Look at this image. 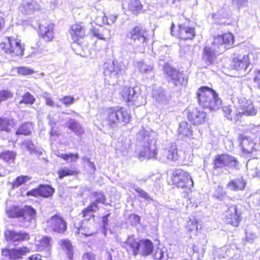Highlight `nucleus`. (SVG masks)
Instances as JSON below:
<instances>
[{"mask_svg": "<svg viewBox=\"0 0 260 260\" xmlns=\"http://www.w3.org/2000/svg\"><path fill=\"white\" fill-rule=\"evenodd\" d=\"M234 38L232 33L228 32L214 37L211 46H205L203 53V59L206 63L214 62L217 54L221 53L234 45Z\"/></svg>", "mask_w": 260, "mask_h": 260, "instance_id": "1", "label": "nucleus"}, {"mask_svg": "<svg viewBox=\"0 0 260 260\" xmlns=\"http://www.w3.org/2000/svg\"><path fill=\"white\" fill-rule=\"evenodd\" d=\"M197 96L199 105L210 111L217 110L221 105V101L217 93L208 87H201L198 90Z\"/></svg>", "mask_w": 260, "mask_h": 260, "instance_id": "2", "label": "nucleus"}, {"mask_svg": "<svg viewBox=\"0 0 260 260\" xmlns=\"http://www.w3.org/2000/svg\"><path fill=\"white\" fill-rule=\"evenodd\" d=\"M137 138L140 140L141 146L138 151L139 158L142 160L144 158L148 159L156 158L157 154L156 140L144 132H140L137 134Z\"/></svg>", "mask_w": 260, "mask_h": 260, "instance_id": "3", "label": "nucleus"}, {"mask_svg": "<svg viewBox=\"0 0 260 260\" xmlns=\"http://www.w3.org/2000/svg\"><path fill=\"white\" fill-rule=\"evenodd\" d=\"M7 213L10 217L18 218L23 226H28L32 222H35L37 217L36 210L27 205L21 209H10L7 210Z\"/></svg>", "mask_w": 260, "mask_h": 260, "instance_id": "4", "label": "nucleus"}, {"mask_svg": "<svg viewBox=\"0 0 260 260\" xmlns=\"http://www.w3.org/2000/svg\"><path fill=\"white\" fill-rule=\"evenodd\" d=\"M125 70V67L121 63L115 62L105 63L104 75L105 82L109 85H115Z\"/></svg>", "mask_w": 260, "mask_h": 260, "instance_id": "5", "label": "nucleus"}, {"mask_svg": "<svg viewBox=\"0 0 260 260\" xmlns=\"http://www.w3.org/2000/svg\"><path fill=\"white\" fill-rule=\"evenodd\" d=\"M126 38L131 41L133 48H140L141 51L144 50L147 44V31L141 26H137L127 32Z\"/></svg>", "mask_w": 260, "mask_h": 260, "instance_id": "6", "label": "nucleus"}, {"mask_svg": "<svg viewBox=\"0 0 260 260\" xmlns=\"http://www.w3.org/2000/svg\"><path fill=\"white\" fill-rule=\"evenodd\" d=\"M124 244L132 249L135 255L139 253L142 256L149 255L152 253L153 248V244L150 240H144L136 242L133 236H129Z\"/></svg>", "mask_w": 260, "mask_h": 260, "instance_id": "7", "label": "nucleus"}, {"mask_svg": "<svg viewBox=\"0 0 260 260\" xmlns=\"http://www.w3.org/2000/svg\"><path fill=\"white\" fill-rule=\"evenodd\" d=\"M0 48L11 57L22 56L24 50L20 40L13 37H7L5 41L0 44Z\"/></svg>", "mask_w": 260, "mask_h": 260, "instance_id": "8", "label": "nucleus"}, {"mask_svg": "<svg viewBox=\"0 0 260 260\" xmlns=\"http://www.w3.org/2000/svg\"><path fill=\"white\" fill-rule=\"evenodd\" d=\"M173 181L178 187L190 190L193 185V181L188 172L181 170L176 169L173 172Z\"/></svg>", "mask_w": 260, "mask_h": 260, "instance_id": "9", "label": "nucleus"}, {"mask_svg": "<svg viewBox=\"0 0 260 260\" xmlns=\"http://www.w3.org/2000/svg\"><path fill=\"white\" fill-rule=\"evenodd\" d=\"M242 218L241 208L239 205H231L224 213V222L234 226H238Z\"/></svg>", "mask_w": 260, "mask_h": 260, "instance_id": "10", "label": "nucleus"}, {"mask_svg": "<svg viewBox=\"0 0 260 260\" xmlns=\"http://www.w3.org/2000/svg\"><path fill=\"white\" fill-rule=\"evenodd\" d=\"M47 229L58 234H63L67 230L66 222L58 214H55L46 220Z\"/></svg>", "mask_w": 260, "mask_h": 260, "instance_id": "11", "label": "nucleus"}, {"mask_svg": "<svg viewBox=\"0 0 260 260\" xmlns=\"http://www.w3.org/2000/svg\"><path fill=\"white\" fill-rule=\"evenodd\" d=\"M213 168L215 169L222 168L225 166L236 168L238 165L237 159L228 154L217 155L214 160Z\"/></svg>", "mask_w": 260, "mask_h": 260, "instance_id": "12", "label": "nucleus"}, {"mask_svg": "<svg viewBox=\"0 0 260 260\" xmlns=\"http://www.w3.org/2000/svg\"><path fill=\"white\" fill-rule=\"evenodd\" d=\"M164 71L170 78L171 81L176 86L184 85L186 83V79L182 73L179 72L168 65L164 67Z\"/></svg>", "mask_w": 260, "mask_h": 260, "instance_id": "13", "label": "nucleus"}, {"mask_svg": "<svg viewBox=\"0 0 260 260\" xmlns=\"http://www.w3.org/2000/svg\"><path fill=\"white\" fill-rule=\"evenodd\" d=\"M188 120L194 125L204 123L206 118V113L203 109L196 108L190 110L187 109Z\"/></svg>", "mask_w": 260, "mask_h": 260, "instance_id": "14", "label": "nucleus"}, {"mask_svg": "<svg viewBox=\"0 0 260 260\" xmlns=\"http://www.w3.org/2000/svg\"><path fill=\"white\" fill-rule=\"evenodd\" d=\"M239 108L241 113L246 116H254L256 114L258 108L255 107L250 100H247L244 98H240L238 100Z\"/></svg>", "mask_w": 260, "mask_h": 260, "instance_id": "15", "label": "nucleus"}, {"mask_svg": "<svg viewBox=\"0 0 260 260\" xmlns=\"http://www.w3.org/2000/svg\"><path fill=\"white\" fill-rule=\"evenodd\" d=\"M120 106L112 107L107 108L106 110V119L109 125L111 128L118 127V121L120 112Z\"/></svg>", "mask_w": 260, "mask_h": 260, "instance_id": "16", "label": "nucleus"}, {"mask_svg": "<svg viewBox=\"0 0 260 260\" xmlns=\"http://www.w3.org/2000/svg\"><path fill=\"white\" fill-rule=\"evenodd\" d=\"M29 252V249L26 247L14 248L12 249H4L2 251L3 256H8L10 259L16 260L21 259L23 256Z\"/></svg>", "mask_w": 260, "mask_h": 260, "instance_id": "17", "label": "nucleus"}, {"mask_svg": "<svg viewBox=\"0 0 260 260\" xmlns=\"http://www.w3.org/2000/svg\"><path fill=\"white\" fill-rule=\"evenodd\" d=\"M5 237L8 242H20L29 239V234L25 232L7 230L5 232Z\"/></svg>", "mask_w": 260, "mask_h": 260, "instance_id": "18", "label": "nucleus"}, {"mask_svg": "<svg viewBox=\"0 0 260 260\" xmlns=\"http://www.w3.org/2000/svg\"><path fill=\"white\" fill-rule=\"evenodd\" d=\"M249 64V59L248 55H237L234 57L231 64V67L234 70L242 71H245Z\"/></svg>", "mask_w": 260, "mask_h": 260, "instance_id": "19", "label": "nucleus"}, {"mask_svg": "<svg viewBox=\"0 0 260 260\" xmlns=\"http://www.w3.org/2000/svg\"><path fill=\"white\" fill-rule=\"evenodd\" d=\"M40 6L34 1L23 0L19 6L20 11L25 15H30L40 9Z\"/></svg>", "mask_w": 260, "mask_h": 260, "instance_id": "20", "label": "nucleus"}, {"mask_svg": "<svg viewBox=\"0 0 260 260\" xmlns=\"http://www.w3.org/2000/svg\"><path fill=\"white\" fill-rule=\"evenodd\" d=\"M135 66L146 78H151L154 76L153 63H148L145 61H139L136 63Z\"/></svg>", "mask_w": 260, "mask_h": 260, "instance_id": "21", "label": "nucleus"}, {"mask_svg": "<svg viewBox=\"0 0 260 260\" xmlns=\"http://www.w3.org/2000/svg\"><path fill=\"white\" fill-rule=\"evenodd\" d=\"M179 38L183 40H191L195 35L194 28L186 25L185 24H181L178 26Z\"/></svg>", "mask_w": 260, "mask_h": 260, "instance_id": "22", "label": "nucleus"}, {"mask_svg": "<svg viewBox=\"0 0 260 260\" xmlns=\"http://www.w3.org/2000/svg\"><path fill=\"white\" fill-rule=\"evenodd\" d=\"M239 140L240 145L244 152L250 153L254 149L255 144L253 143L252 140L244 134L239 136Z\"/></svg>", "mask_w": 260, "mask_h": 260, "instance_id": "23", "label": "nucleus"}, {"mask_svg": "<svg viewBox=\"0 0 260 260\" xmlns=\"http://www.w3.org/2000/svg\"><path fill=\"white\" fill-rule=\"evenodd\" d=\"M153 99L155 101L158 106L166 105L169 101V98L167 96L166 92L161 87H158L153 90Z\"/></svg>", "mask_w": 260, "mask_h": 260, "instance_id": "24", "label": "nucleus"}, {"mask_svg": "<svg viewBox=\"0 0 260 260\" xmlns=\"http://www.w3.org/2000/svg\"><path fill=\"white\" fill-rule=\"evenodd\" d=\"M40 35L46 42L51 41L54 37L53 25L51 23L47 25L40 24Z\"/></svg>", "mask_w": 260, "mask_h": 260, "instance_id": "25", "label": "nucleus"}, {"mask_svg": "<svg viewBox=\"0 0 260 260\" xmlns=\"http://www.w3.org/2000/svg\"><path fill=\"white\" fill-rule=\"evenodd\" d=\"M66 125L77 136H81L84 133V128L75 119L69 118Z\"/></svg>", "mask_w": 260, "mask_h": 260, "instance_id": "26", "label": "nucleus"}, {"mask_svg": "<svg viewBox=\"0 0 260 260\" xmlns=\"http://www.w3.org/2000/svg\"><path fill=\"white\" fill-rule=\"evenodd\" d=\"M246 185V181L243 177L234 179L231 180L227 184V187L231 190L239 191L244 189Z\"/></svg>", "mask_w": 260, "mask_h": 260, "instance_id": "27", "label": "nucleus"}, {"mask_svg": "<svg viewBox=\"0 0 260 260\" xmlns=\"http://www.w3.org/2000/svg\"><path fill=\"white\" fill-rule=\"evenodd\" d=\"M92 35L97 38L104 41L109 40L111 36V30L107 28L100 27L91 29Z\"/></svg>", "mask_w": 260, "mask_h": 260, "instance_id": "28", "label": "nucleus"}, {"mask_svg": "<svg viewBox=\"0 0 260 260\" xmlns=\"http://www.w3.org/2000/svg\"><path fill=\"white\" fill-rule=\"evenodd\" d=\"M85 33L83 27L78 24L73 25L70 30V34L74 42L77 41L79 38L83 37Z\"/></svg>", "mask_w": 260, "mask_h": 260, "instance_id": "29", "label": "nucleus"}, {"mask_svg": "<svg viewBox=\"0 0 260 260\" xmlns=\"http://www.w3.org/2000/svg\"><path fill=\"white\" fill-rule=\"evenodd\" d=\"M164 153L168 160H176L178 158L177 146L175 143H170L164 150Z\"/></svg>", "mask_w": 260, "mask_h": 260, "instance_id": "30", "label": "nucleus"}, {"mask_svg": "<svg viewBox=\"0 0 260 260\" xmlns=\"http://www.w3.org/2000/svg\"><path fill=\"white\" fill-rule=\"evenodd\" d=\"M120 112L122 114H120L118 116L119 117L118 126H124L129 123L132 118L130 111L123 107H121Z\"/></svg>", "mask_w": 260, "mask_h": 260, "instance_id": "31", "label": "nucleus"}, {"mask_svg": "<svg viewBox=\"0 0 260 260\" xmlns=\"http://www.w3.org/2000/svg\"><path fill=\"white\" fill-rule=\"evenodd\" d=\"M133 88H135V93H130L129 96H132V98L129 97V103L131 102L133 105L136 106H140L141 105L143 102V98L141 95V92L140 90L139 87L136 86L133 87Z\"/></svg>", "mask_w": 260, "mask_h": 260, "instance_id": "32", "label": "nucleus"}, {"mask_svg": "<svg viewBox=\"0 0 260 260\" xmlns=\"http://www.w3.org/2000/svg\"><path fill=\"white\" fill-rule=\"evenodd\" d=\"M178 134L181 137H190L192 135L191 126L186 121H182L179 124Z\"/></svg>", "mask_w": 260, "mask_h": 260, "instance_id": "33", "label": "nucleus"}, {"mask_svg": "<svg viewBox=\"0 0 260 260\" xmlns=\"http://www.w3.org/2000/svg\"><path fill=\"white\" fill-rule=\"evenodd\" d=\"M143 6L139 0H130L128 9L133 14H138L142 9Z\"/></svg>", "mask_w": 260, "mask_h": 260, "instance_id": "34", "label": "nucleus"}, {"mask_svg": "<svg viewBox=\"0 0 260 260\" xmlns=\"http://www.w3.org/2000/svg\"><path fill=\"white\" fill-rule=\"evenodd\" d=\"M33 125L31 122H25L22 124L16 131V135H29L31 133Z\"/></svg>", "mask_w": 260, "mask_h": 260, "instance_id": "35", "label": "nucleus"}, {"mask_svg": "<svg viewBox=\"0 0 260 260\" xmlns=\"http://www.w3.org/2000/svg\"><path fill=\"white\" fill-rule=\"evenodd\" d=\"M186 229L187 232L192 233L194 235H196L198 233V221L194 216L188 217V220L187 221Z\"/></svg>", "mask_w": 260, "mask_h": 260, "instance_id": "36", "label": "nucleus"}, {"mask_svg": "<svg viewBox=\"0 0 260 260\" xmlns=\"http://www.w3.org/2000/svg\"><path fill=\"white\" fill-rule=\"evenodd\" d=\"M60 244L62 249L66 251L69 259H72L73 257V250L70 241L68 240H62L60 241Z\"/></svg>", "mask_w": 260, "mask_h": 260, "instance_id": "37", "label": "nucleus"}, {"mask_svg": "<svg viewBox=\"0 0 260 260\" xmlns=\"http://www.w3.org/2000/svg\"><path fill=\"white\" fill-rule=\"evenodd\" d=\"M98 209V206L95 203H92L82 211V217H84L85 220H89L92 217H93V212Z\"/></svg>", "mask_w": 260, "mask_h": 260, "instance_id": "38", "label": "nucleus"}, {"mask_svg": "<svg viewBox=\"0 0 260 260\" xmlns=\"http://www.w3.org/2000/svg\"><path fill=\"white\" fill-rule=\"evenodd\" d=\"M51 238L48 237H42L40 239L37 241L36 245L38 246L40 250L48 249L50 246Z\"/></svg>", "mask_w": 260, "mask_h": 260, "instance_id": "39", "label": "nucleus"}, {"mask_svg": "<svg viewBox=\"0 0 260 260\" xmlns=\"http://www.w3.org/2000/svg\"><path fill=\"white\" fill-rule=\"evenodd\" d=\"M57 174L60 179L68 176H72L77 174V171L73 168L65 167L58 171Z\"/></svg>", "mask_w": 260, "mask_h": 260, "instance_id": "40", "label": "nucleus"}, {"mask_svg": "<svg viewBox=\"0 0 260 260\" xmlns=\"http://www.w3.org/2000/svg\"><path fill=\"white\" fill-rule=\"evenodd\" d=\"M12 124H13V120L0 118V131L10 132L11 128L9 127Z\"/></svg>", "mask_w": 260, "mask_h": 260, "instance_id": "41", "label": "nucleus"}, {"mask_svg": "<svg viewBox=\"0 0 260 260\" xmlns=\"http://www.w3.org/2000/svg\"><path fill=\"white\" fill-rule=\"evenodd\" d=\"M213 197L219 201H223L227 197L226 193L222 186H218L215 189L213 194Z\"/></svg>", "mask_w": 260, "mask_h": 260, "instance_id": "42", "label": "nucleus"}, {"mask_svg": "<svg viewBox=\"0 0 260 260\" xmlns=\"http://www.w3.org/2000/svg\"><path fill=\"white\" fill-rule=\"evenodd\" d=\"M16 155L14 151H6L1 154V157L6 162L12 163L14 162Z\"/></svg>", "mask_w": 260, "mask_h": 260, "instance_id": "43", "label": "nucleus"}, {"mask_svg": "<svg viewBox=\"0 0 260 260\" xmlns=\"http://www.w3.org/2000/svg\"><path fill=\"white\" fill-rule=\"evenodd\" d=\"M166 251V248L164 250L159 247L157 248L153 255L154 260H167L168 256L165 254Z\"/></svg>", "mask_w": 260, "mask_h": 260, "instance_id": "44", "label": "nucleus"}, {"mask_svg": "<svg viewBox=\"0 0 260 260\" xmlns=\"http://www.w3.org/2000/svg\"><path fill=\"white\" fill-rule=\"evenodd\" d=\"M39 188L41 196L43 197H49L54 191V188L49 185H41Z\"/></svg>", "mask_w": 260, "mask_h": 260, "instance_id": "45", "label": "nucleus"}, {"mask_svg": "<svg viewBox=\"0 0 260 260\" xmlns=\"http://www.w3.org/2000/svg\"><path fill=\"white\" fill-rule=\"evenodd\" d=\"M76 229L77 231L75 232L76 234H81L85 237H89L93 234V232L90 231L89 228L83 226V223L79 227H76Z\"/></svg>", "mask_w": 260, "mask_h": 260, "instance_id": "46", "label": "nucleus"}, {"mask_svg": "<svg viewBox=\"0 0 260 260\" xmlns=\"http://www.w3.org/2000/svg\"><path fill=\"white\" fill-rule=\"evenodd\" d=\"M136 92L135 88L133 87H124L121 91V94L123 100L127 103H129V97L132 98V96H129L130 93L133 94Z\"/></svg>", "mask_w": 260, "mask_h": 260, "instance_id": "47", "label": "nucleus"}, {"mask_svg": "<svg viewBox=\"0 0 260 260\" xmlns=\"http://www.w3.org/2000/svg\"><path fill=\"white\" fill-rule=\"evenodd\" d=\"M30 179L28 176H21L18 177L13 182V186L15 187H19L22 184L25 183Z\"/></svg>", "mask_w": 260, "mask_h": 260, "instance_id": "48", "label": "nucleus"}, {"mask_svg": "<svg viewBox=\"0 0 260 260\" xmlns=\"http://www.w3.org/2000/svg\"><path fill=\"white\" fill-rule=\"evenodd\" d=\"M36 99L29 92L25 93L22 96V100L20 102L24 103L27 104H32L34 103Z\"/></svg>", "mask_w": 260, "mask_h": 260, "instance_id": "49", "label": "nucleus"}, {"mask_svg": "<svg viewBox=\"0 0 260 260\" xmlns=\"http://www.w3.org/2000/svg\"><path fill=\"white\" fill-rule=\"evenodd\" d=\"M135 190L138 193L139 196L140 198H143L146 201L150 202L152 201V199L149 196L148 193L140 187H137L135 188Z\"/></svg>", "mask_w": 260, "mask_h": 260, "instance_id": "50", "label": "nucleus"}, {"mask_svg": "<svg viewBox=\"0 0 260 260\" xmlns=\"http://www.w3.org/2000/svg\"><path fill=\"white\" fill-rule=\"evenodd\" d=\"M13 93L8 89H4L0 91V102L7 100L9 98H12Z\"/></svg>", "mask_w": 260, "mask_h": 260, "instance_id": "51", "label": "nucleus"}, {"mask_svg": "<svg viewBox=\"0 0 260 260\" xmlns=\"http://www.w3.org/2000/svg\"><path fill=\"white\" fill-rule=\"evenodd\" d=\"M95 23L98 25L101 26L103 24H106L108 23V18L105 15V14L103 12L101 13L100 15L97 16L95 20Z\"/></svg>", "mask_w": 260, "mask_h": 260, "instance_id": "52", "label": "nucleus"}, {"mask_svg": "<svg viewBox=\"0 0 260 260\" xmlns=\"http://www.w3.org/2000/svg\"><path fill=\"white\" fill-rule=\"evenodd\" d=\"M17 72L19 74L27 76L32 74L34 73V71L30 68L21 67L17 69Z\"/></svg>", "mask_w": 260, "mask_h": 260, "instance_id": "53", "label": "nucleus"}, {"mask_svg": "<svg viewBox=\"0 0 260 260\" xmlns=\"http://www.w3.org/2000/svg\"><path fill=\"white\" fill-rule=\"evenodd\" d=\"M59 101L68 106L74 103L75 98L72 96H64L61 98H59Z\"/></svg>", "mask_w": 260, "mask_h": 260, "instance_id": "54", "label": "nucleus"}, {"mask_svg": "<svg viewBox=\"0 0 260 260\" xmlns=\"http://www.w3.org/2000/svg\"><path fill=\"white\" fill-rule=\"evenodd\" d=\"M23 144L26 147L27 150L31 153L36 152V146L31 141L26 140Z\"/></svg>", "mask_w": 260, "mask_h": 260, "instance_id": "55", "label": "nucleus"}, {"mask_svg": "<svg viewBox=\"0 0 260 260\" xmlns=\"http://www.w3.org/2000/svg\"><path fill=\"white\" fill-rule=\"evenodd\" d=\"M43 98L45 99L46 104L47 106L53 107L55 106L54 102L52 100L49 93L44 92L43 95Z\"/></svg>", "mask_w": 260, "mask_h": 260, "instance_id": "56", "label": "nucleus"}, {"mask_svg": "<svg viewBox=\"0 0 260 260\" xmlns=\"http://www.w3.org/2000/svg\"><path fill=\"white\" fill-rule=\"evenodd\" d=\"M94 197L95 198V202L93 203H95L96 205L98 203H104L105 196L102 193L96 192Z\"/></svg>", "mask_w": 260, "mask_h": 260, "instance_id": "57", "label": "nucleus"}, {"mask_svg": "<svg viewBox=\"0 0 260 260\" xmlns=\"http://www.w3.org/2000/svg\"><path fill=\"white\" fill-rule=\"evenodd\" d=\"M129 220L132 225L136 226L140 222V217L136 214H132L129 217Z\"/></svg>", "mask_w": 260, "mask_h": 260, "instance_id": "58", "label": "nucleus"}, {"mask_svg": "<svg viewBox=\"0 0 260 260\" xmlns=\"http://www.w3.org/2000/svg\"><path fill=\"white\" fill-rule=\"evenodd\" d=\"M110 215V213H108L106 215L104 216L102 218V226L103 228L105 231H106L108 226V218Z\"/></svg>", "mask_w": 260, "mask_h": 260, "instance_id": "59", "label": "nucleus"}, {"mask_svg": "<svg viewBox=\"0 0 260 260\" xmlns=\"http://www.w3.org/2000/svg\"><path fill=\"white\" fill-rule=\"evenodd\" d=\"M233 3L240 9L247 4L248 0H233Z\"/></svg>", "mask_w": 260, "mask_h": 260, "instance_id": "60", "label": "nucleus"}, {"mask_svg": "<svg viewBox=\"0 0 260 260\" xmlns=\"http://www.w3.org/2000/svg\"><path fill=\"white\" fill-rule=\"evenodd\" d=\"M223 112L224 113V116L228 119H232V117L231 116V113L232 112L231 109L229 107H224L222 109Z\"/></svg>", "mask_w": 260, "mask_h": 260, "instance_id": "61", "label": "nucleus"}, {"mask_svg": "<svg viewBox=\"0 0 260 260\" xmlns=\"http://www.w3.org/2000/svg\"><path fill=\"white\" fill-rule=\"evenodd\" d=\"M69 156V160L67 161L69 162H76L79 158V155L77 153L73 154V153H69L68 155Z\"/></svg>", "mask_w": 260, "mask_h": 260, "instance_id": "62", "label": "nucleus"}, {"mask_svg": "<svg viewBox=\"0 0 260 260\" xmlns=\"http://www.w3.org/2000/svg\"><path fill=\"white\" fill-rule=\"evenodd\" d=\"M254 82L256 84L258 88L260 89V70L255 72V76L254 78Z\"/></svg>", "mask_w": 260, "mask_h": 260, "instance_id": "63", "label": "nucleus"}, {"mask_svg": "<svg viewBox=\"0 0 260 260\" xmlns=\"http://www.w3.org/2000/svg\"><path fill=\"white\" fill-rule=\"evenodd\" d=\"M83 260H95V257L92 253H86L83 255Z\"/></svg>", "mask_w": 260, "mask_h": 260, "instance_id": "64", "label": "nucleus"}]
</instances>
